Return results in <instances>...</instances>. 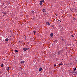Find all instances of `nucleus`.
I'll return each instance as SVG.
<instances>
[{"label": "nucleus", "mask_w": 77, "mask_h": 77, "mask_svg": "<svg viewBox=\"0 0 77 77\" xmlns=\"http://www.w3.org/2000/svg\"><path fill=\"white\" fill-rule=\"evenodd\" d=\"M23 50H24V51H27V50H29V48H23Z\"/></svg>", "instance_id": "f257e3e1"}, {"label": "nucleus", "mask_w": 77, "mask_h": 77, "mask_svg": "<svg viewBox=\"0 0 77 77\" xmlns=\"http://www.w3.org/2000/svg\"><path fill=\"white\" fill-rule=\"evenodd\" d=\"M5 41H7V42H8V41H9V39L8 38H7L5 39Z\"/></svg>", "instance_id": "f03ea898"}, {"label": "nucleus", "mask_w": 77, "mask_h": 77, "mask_svg": "<svg viewBox=\"0 0 77 77\" xmlns=\"http://www.w3.org/2000/svg\"><path fill=\"white\" fill-rule=\"evenodd\" d=\"M46 23L47 25H48V26L50 25V23H49V22H46Z\"/></svg>", "instance_id": "7ed1b4c3"}, {"label": "nucleus", "mask_w": 77, "mask_h": 77, "mask_svg": "<svg viewBox=\"0 0 77 77\" xmlns=\"http://www.w3.org/2000/svg\"><path fill=\"white\" fill-rule=\"evenodd\" d=\"M42 70V68L40 67L39 69V71L41 72Z\"/></svg>", "instance_id": "20e7f679"}, {"label": "nucleus", "mask_w": 77, "mask_h": 77, "mask_svg": "<svg viewBox=\"0 0 77 77\" xmlns=\"http://www.w3.org/2000/svg\"><path fill=\"white\" fill-rule=\"evenodd\" d=\"M50 36L51 38H52V37H53V33H51Z\"/></svg>", "instance_id": "39448f33"}, {"label": "nucleus", "mask_w": 77, "mask_h": 77, "mask_svg": "<svg viewBox=\"0 0 77 77\" xmlns=\"http://www.w3.org/2000/svg\"><path fill=\"white\" fill-rule=\"evenodd\" d=\"M24 60H23V61H21L20 62V63H24Z\"/></svg>", "instance_id": "423d86ee"}, {"label": "nucleus", "mask_w": 77, "mask_h": 77, "mask_svg": "<svg viewBox=\"0 0 77 77\" xmlns=\"http://www.w3.org/2000/svg\"><path fill=\"white\" fill-rule=\"evenodd\" d=\"M3 15H5L6 14V13L5 12H3Z\"/></svg>", "instance_id": "0eeeda50"}, {"label": "nucleus", "mask_w": 77, "mask_h": 77, "mask_svg": "<svg viewBox=\"0 0 77 77\" xmlns=\"http://www.w3.org/2000/svg\"><path fill=\"white\" fill-rule=\"evenodd\" d=\"M31 13H32V14H34L35 13V12L33 11H31Z\"/></svg>", "instance_id": "6e6552de"}, {"label": "nucleus", "mask_w": 77, "mask_h": 77, "mask_svg": "<svg viewBox=\"0 0 77 77\" xmlns=\"http://www.w3.org/2000/svg\"><path fill=\"white\" fill-rule=\"evenodd\" d=\"M45 9H43L42 10V12H45Z\"/></svg>", "instance_id": "1a4fd4ad"}, {"label": "nucleus", "mask_w": 77, "mask_h": 77, "mask_svg": "<svg viewBox=\"0 0 77 77\" xmlns=\"http://www.w3.org/2000/svg\"><path fill=\"white\" fill-rule=\"evenodd\" d=\"M40 5H42V2H40Z\"/></svg>", "instance_id": "9d476101"}, {"label": "nucleus", "mask_w": 77, "mask_h": 77, "mask_svg": "<svg viewBox=\"0 0 77 77\" xmlns=\"http://www.w3.org/2000/svg\"><path fill=\"white\" fill-rule=\"evenodd\" d=\"M61 53V52H60V51H59L58 52V54H60Z\"/></svg>", "instance_id": "9b49d317"}, {"label": "nucleus", "mask_w": 77, "mask_h": 77, "mask_svg": "<svg viewBox=\"0 0 77 77\" xmlns=\"http://www.w3.org/2000/svg\"><path fill=\"white\" fill-rule=\"evenodd\" d=\"M15 51L17 53H18V50H15Z\"/></svg>", "instance_id": "f8f14e48"}, {"label": "nucleus", "mask_w": 77, "mask_h": 77, "mask_svg": "<svg viewBox=\"0 0 77 77\" xmlns=\"http://www.w3.org/2000/svg\"><path fill=\"white\" fill-rule=\"evenodd\" d=\"M1 66L2 68H3V64L1 65Z\"/></svg>", "instance_id": "ddd939ff"}, {"label": "nucleus", "mask_w": 77, "mask_h": 77, "mask_svg": "<svg viewBox=\"0 0 77 77\" xmlns=\"http://www.w3.org/2000/svg\"><path fill=\"white\" fill-rule=\"evenodd\" d=\"M40 2H42V3H44V1L42 0V1Z\"/></svg>", "instance_id": "4468645a"}, {"label": "nucleus", "mask_w": 77, "mask_h": 77, "mask_svg": "<svg viewBox=\"0 0 77 77\" xmlns=\"http://www.w3.org/2000/svg\"><path fill=\"white\" fill-rule=\"evenodd\" d=\"M71 36H72V38L74 37V36H73V35H71Z\"/></svg>", "instance_id": "2eb2a0df"}, {"label": "nucleus", "mask_w": 77, "mask_h": 77, "mask_svg": "<svg viewBox=\"0 0 77 77\" xmlns=\"http://www.w3.org/2000/svg\"><path fill=\"white\" fill-rule=\"evenodd\" d=\"M33 32H34V33H36V31H33Z\"/></svg>", "instance_id": "dca6fc26"}, {"label": "nucleus", "mask_w": 77, "mask_h": 77, "mask_svg": "<svg viewBox=\"0 0 77 77\" xmlns=\"http://www.w3.org/2000/svg\"><path fill=\"white\" fill-rule=\"evenodd\" d=\"M76 70V68H75L74 69V71H75Z\"/></svg>", "instance_id": "f3484780"}, {"label": "nucleus", "mask_w": 77, "mask_h": 77, "mask_svg": "<svg viewBox=\"0 0 77 77\" xmlns=\"http://www.w3.org/2000/svg\"><path fill=\"white\" fill-rule=\"evenodd\" d=\"M73 20H76V19H75V18H74V19H73Z\"/></svg>", "instance_id": "a211bd4d"}, {"label": "nucleus", "mask_w": 77, "mask_h": 77, "mask_svg": "<svg viewBox=\"0 0 77 77\" xmlns=\"http://www.w3.org/2000/svg\"><path fill=\"white\" fill-rule=\"evenodd\" d=\"M54 66H56V64H54Z\"/></svg>", "instance_id": "6ab92c4d"}, {"label": "nucleus", "mask_w": 77, "mask_h": 77, "mask_svg": "<svg viewBox=\"0 0 77 77\" xmlns=\"http://www.w3.org/2000/svg\"><path fill=\"white\" fill-rule=\"evenodd\" d=\"M59 65V66H60V65H61V63Z\"/></svg>", "instance_id": "aec40b11"}, {"label": "nucleus", "mask_w": 77, "mask_h": 77, "mask_svg": "<svg viewBox=\"0 0 77 77\" xmlns=\"http://www.w3.org/2000/svg\"><path fill=\"white\" fill-rule=\"evenodd\" d=\"M7 68H8V69H9V67H8Z\"/></svg>", "instance_id": "412c9836"}, {"label": "nucleus", "mask_w": 77, "mask_h": 77, "mask_svg": "<svg viewBox=\"0 0 77 77\" xmlns=\"http://www.w3.org/2000/svg\"><path fill=\"white\" fill-rule=\"evenodd\" d=\"M3 14V16H4V15H5Z\"/></svg>", "instance_id": "4be33fe9"}, {"label": "nucleus", "mask_w": 77, "mask_h": 77, "mask_svg": "<svg viewBox=\"0 0 77 77\" xmlns=\"http://www.w3.org/2000/svg\"><path fill=\"white\" fill-rule=\"evenodd\" d=\"M61 65H63V64H61Z\"/></svg>", "instance_id": "5701e85b"}, {"label": "nucleus", "mask_w": 77, "mask_h": 77, "mask_svg": "<svg viewBox=\"0 0 77 77\" xmlns=\"http://www.w3.org/2000/svg\"><path fill=\"white\" fill-rule=\"evenodd\" d=\"M62 41H63V39H62Z\"/></svg>", "instance_id": "b1692460"}, {"label": "nucleus", "mask_w": 77, "mask_h": 77, "mask_svg": "<svg viewBox=\"0 0 77 77\" xmlns=\"http://www.w3.org/2000/svg\"><path fill=\"white\" fill-rule=\"evenodd\" d=\"M60 22H61V20L60 21Z\"/></svg>", "instance_id": "393cba45"}, {"label": "nucleus", "mask_w": 77, "mask_h": 77, "mask_svg": "<svg viewBox=\"0 0 77 77\" xmlns=\"http://www.w3.org/2000/svg\"><path fill=\"white\" fill-rule=\"evenodd\" d=\"M20 68H22L21 67H20Z\"/></svg>", "instance_id": "a878e982"}, {"label": "nucleus", "mask_w": 77, "mask_h": 77, "mask_svg": "<svg viewBox=\"0 0 77 77\" xmlns=\"http://www.w3.org/2000/svg\"><path fill=\"white\" fill-rule=\"evenodd\" d=\"M8 70H9V69H8Z\"/></svg>", "instance_id": "bb28decb"}]
</instances>
